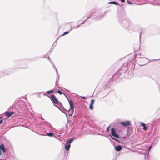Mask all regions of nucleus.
Segmentation results:
<instances>
[{"instance_id": "f257e3e1", "label": "nucleus", "mask_w": 160, "mask_h": 160, "mask_svg": "<svg viewBox=\"0 0 160 160\" xmlns=\"http://www.w3.org/2000/svg\"><path fill=\"white\" fill-rule=\"evenodd\" d=\"M122 25L125 28L130 29L134 27L133 24L130 20L124 19L122 21Z\"/></svg>"}, {"instance_id": "f03ea898", "label": "nucleus", "mask_w": 160, "mask_h": 160, "mask_svg": "<svg viewBox=\"0 0 160 160\" xmlns=\"http://www.w3.org/2000/svg\"><path fill=\"white\" fill-rule=\"evenodd\" d=\"M16 67L18 69H24L27 68L26 67H23L22 66L24 64V60H17L15 62Z\"/></svg>"}, {"instance_id": "7ed1b4c3", "label": "nucleus", "mask_w": 160, "mask_h": 160, "mask_svg": "<svg viewBox=\"0 0 160 160\" xmlns=\"http://www.w3.org/2000/svg\"><path fill=\"white\" fill-rule=\"evenodd\" d=\"M68 100L70 105V108L68 111V112L70 113L69 114V116L72 117V114H73L74 110V107L73 102L71 100H69L68 99Z\"/></svg>"}, {"instance_id": "20e7f679", "label": "nucleus", "mask_w": 160, "mask_h": 160, "mask_svg": "<svg viewBox=\"0 0 160 160\" xmlns=\"http://www.w3.org/2000/svg\"><path fill=\"white\" fill-rule=\"evenodd\" d=\"M111 134L112 136L117 138H119V136L116 133V130L114 128H112L111 129Z\"/></svg>"}, {"instance_id": "39448f33", "label": "nucleus", "mask_w": 160, "mask_h": 160, "mask_svg": "<svg viewBox=\"0 0 160 160\" xmlns=\"http://www.w3.org/2000/svg\"><path fill=\"white\" fill-rule=\"evenodd\" d=\"M50 96L51 99L54 104H57L58 103V102L54 95H51Z\"/></svg>"}, {"instance_id": "423d86ee", "label": "nucleus", "mask_w": 160, "mask_h": 160, "mask_svg": "<svg viewBox=\"0 0 160 160\" xmlns=\"http://www.w3.org/2000/svg\"><path fill=\"white\" fill-rule=\"evenodd\" d=\"M120 124L124 126H126L130 125V122L129 121H126L121 122Z\"/></svg>"}, {"instance_id": "0eeeda50", "label": "nucleus", "mask_w": 160, "mask_h": 160, "mask_svg": "<svg viewBox=\"0 0 160 160\" xmlns=\"http://www.w3.org/2000/svg\"><path fill=\"white\" fill-rule=\"evenodd\" d=\"M14 113V112L13 111L11 112H8L6 111L5 112V114L6 116L8 117L11 116V115H12Z\"/></svg>"}, {"instance_id": "6e6552de", "label": "nucleus", "mask_w": 160, "mask_h": 160, "mask_svg": "<svg viewBox=\"0 0 160 160\" xmlns=\"http://www.w3.org/2000/svg\"><path fill=\"white\" fill-rule=\"evenodd\" d=\"M71 146L70 144L67 143L66 142V143L65 145V149L67 151H68L70 148Z\"/></svg>"}, {"instance_id": "1a4fd4ad", "label": "nucleus", "mask_w": 160, "mask_h": 160, "mask_svg": "<svg viewBox=\"0 0 160 160\" xmlns=\"http://www.w3.org/2000/svg\"><path fill=\"white\" fill-rule=\"evenodd\" d=\"M115 149L116 151H119L122 149V147L120 145H118L115 147Z\"/></svg>"}, {"instance_id": "9d476101", "label": "nucleus", "mask_w": 160, "mask_h": 160, "mask_svg": "<svg viewBox=\"0 0 160 160\" xmlns=\"http://www.w3.org/2000/svg\"><path fill=\"white\" fill-rule=\"evenodd\" d=\"M47 135L49 137H54L57 139H58V138L56 136L53 135V133L52 132H48L47 133Z\"/></svg>"}, {"instance_id": "9b49d317", "label": "nucleus", "mask_w": 160, "mask_h": 160, "mask_svg": "<svg viewBox=\"0 0 160 160\" xmlns=\"http://www.w3.org/2000/svg\"><path fill=\"white\" fill-rule=\"evenodd\" d=\"M0 150H2V151L4 152L6 151V149L3 145H0Z\"/></svg>"}, {"instance_id": "f8f14e48", "label": "nucleus", "mask_w": 160, "mask_h": 160, "mask_svg": "<svg viewBox=\"0 0 160 160\" xmlns=\"http://www.w3.org/2000/svg\"><path fill=\"white\" fill-rule=\"evenodd\" d=\"M48 59L50 61V62L52 64V66L53 68L55 69V70L56 72V73H57V75H58V71H57V69H56V68L55 67V66L53 64V63L49 59V57L48 56Z\"/></svg>"}, {"instance_id": "ddd939ff", "label": "nucleus", "mask_w": 160, "mask_h": 160, "mask_svg": "<svg viewBox=\"0 0 160 160\" xmlns=\"http://www.w3.org/2000/svg\"><path fill=\"white\" fill-rule=\"evenodd\" d=\"M140 123L141 125L143 126L142 129L144 130H146L147 129V127L146 126L145 124L143 123V122H140Z\"/></svg>"}, {"instance_id": "4468645a", "label": "nucleus", "mask_w": 160, "mask_h": 160, "mask_svg": "<svg viewBox=\"0 0 160 160\" xmlns=\"http://www.w3.org/2000/svg\"><path fill=\"white\" fill-rule=\"evenodd\" d=\"M58 109L62 112L65 114H66L65 113L62 111V110H64L65 111H67L66 109L64 108V107L63 106L61 107L60 108L58 107Z\"/></svg>"}, {"instance_id": "2eb2a0df", "label": "nucleus", "mask_w": 160, "mask_h": 160, "mask_svg": "<svg viewBox=\"0 0 160 160\" xmlns=\"http://www.w3.org/2000/svg\"><path fill=\"white\" fill-rule=\"evenodd\" d=\"M74 138H70L69 140H68L67 142V143H70L71 144V142L73 141V139H74Z\"/></svg>"}, {"instance_id": "dca6fc26", "label": "nucleus", "mask_w": 160, "mask_h": 160, "mask_svg": "<svg viewBox=\"0 0 160 160\" xmlns=\"http://www.w3.org/2000/svg\"><path fill=\"white\" fill-rule=\"evenodd\" d=\"M54 92V90H52L50 91H47L46 92V93L49 94H50L52 92Z\"/></svg>"}, {"instance_id": "f3484780", "label": "nucleus", "mask_w": 160, "mask_h": 160, "mask_svg": "<svg viewBox=\"0 0 160 160\" xmlns=\"http://www.w3.org/2000/svg\"><path fill=\"white\" fill-rule=\"evenodd\" d=\"M108 3L109 4H114L116 5H117V3L115 1H112V2H109Z\"/></svg>"}, {"instance_id": "a211bd4d", "label": "nucleus", "mask_w": 160, "mask_h": 160, "mask_svg": "<svg viewBox=\"0 0 160 160\" xmlns=\"http://www.w3.org/2000/svg\"><path fill=\"white\" fill-rule=\"evenodd\" d=\"M89 108L90 110H92L93 108V105L90 104L89 106Z\"/></svg>"}, {"instance_id": "6ab92c4d", "label": "nucleus", "mask_w": 160, "mask_h": 160, "mask_svg": "<svg viewBox=\"0 0 160 160\" xmlns=\"http://www.w3.org/2000/svg\"><path fill=\"white\" fill-rule=\"evenodd\" d=\"M69 31H67L66 32H64L63 34H62L61 36H60V37H61V36H63L66 34H68L69 33Z\"/></svg>"}, {"instance_id": "aec40b11", "label": "nucleus", "mask_w": 160, "mask_h": 160, "mask_svg": "<svg viewBox=\"0 0 160 160\" xmlns=\"http://www.w3.org/2000/svg\"><path fill=\"white\" fill-rule=\"evenodd\" d=\"M57 104H58V105H59V107H58H58L60 108L61 107L63 106L62 104V103L61 102H58V103Z\"/></svg>"}, {"instance_id": "412c9836", "label": "nucleus", "mask_w": 160, "mask_h": 160, "mask_svg": "<svg viewBox=\"0 0 160 160\" xmlns=\"http://www.w3.org/2000/svg\"><path fill=\"white\" fill-rule=\"evenodd\" d=\"M103 16H100L99 18H93L94 19H95L97 20H99V19H101L102 18Z\"/></svg>"}, {"instance_id": "4be33fe9", "label": "nucleus", "mask_w": 160, "mask_h": 160, "mask_svg": "<svg viewBox=\"0 0 160 160\" xmlns=\"http://www.w3.org/2000/svg\"><path fill=\"white\" fill-rule=\"evenodd\" d=\"M110 136H111V137L114 140H116L118 142H119V141L117 139L115 138H114L112 137L110 135Z\"/></svg>"}, {"instance_id": "5701e85b", "label": "nucleus", "mask_w": 160, "mask_h": 160, "mask_svg": "<svg viewBox=\"0 0 160 160\" xmlns=\"http://www.w3.org/2000/svg\"><path fill=\"white\" fill-rule=\"evenodd\" d=\"M71 29L70 30V31H71L72 29H75L77 28H76V26L71 27Z\"/></svg>"}, {"instance_id": "b1692460", "label": "nucleus", "mask_w": 160, "mask_h": 160, "mask_svg": "<svg viewBox=\"0 0 160 160\" xmlns=\"http://www.w3.org/2000/svg\"><path fill=\"white\" fill-rule=\"evenodd\" d=\"M94 99H92L91 101V102H90V103L91 104H93V103H94Z\"/></svg>"}, {"instance_id": "393cba45", "label": "nucleus", "mask_w": 160, "mask_h": 160, "mask_svg": "<svg viewBox=\"0 0 160 160\" xmlns=\"http://www.w3.org/2000/svg\"><path fill=\"white\" fill-rule=\"evenodd\" d=\"M58 92L60 95H61L62 94V92L60 90H58Z\"/></svg>"}, {"instance_id": "a878e982", "label": "nucleus", "mask_w": 160, "mask_h": 160, "mask_svg": "<svg viewBox=\"0 0 160 160\" xmlns=\"http://www.w3.org/2000/svg\"><path fill=\"white\" fill-rule=\"evenodd\" d=\"M152 146H150V147H149L148 149V152H149L150 151V150L152 148Z\"/></svg>"}, {"instance_id": "bb28decb", "label": "nucleus", "mask_w": 160, "mask_h": 160, "mask_svg": "<svg viewBox=\"0 0 160 160\" xmlns=\"http://www.w3.org/2000/svg\"><path fill=\"white\" fill-rule=\"evenodd\" d=\"M87 19H86L85 20L83 21L81 23L80 25L83 24L84 23V22L86 21Z\"/></svg>"}, {"instance_id": "cd10ccee", "label": "nucleus", "mask_w": 160, "mask_h": 160, "mask_svg": "<svg viewBox=\"0 0 160 160\" xmlns=\"http://www.w3.org/2000/svg\"><path fill=\"white\" fill-rule=\"evenodd\" d=\"M110 125H109L108 127H107V132H108L109 131V128L110 127Z\"/></svg>"}, {"instance_id": "c85d7f7f", "label": "nucleus", "mask_w": 160, "mask_h": 160, "mask_svg": "<svg viewBox=\"0 0 160 160\" xmlns=\"http://www.w3.org/2000/svg\"><path fill=\"white\" fill-rule=\"evenodd\" d=\"M127 3H128L129 4H132V2H129L127 0Z\"/></svg>"}, {"instance_id": "c756f323", "label": "nucleus", "mask_w": 160, "mask_h": 160, "mask_svg": "<svg viewBox=\"0 0 160 160\" xmlns=\"http://www.w3.org/2000/svg\"><path fill=\"white\" fill-rule=\"evenodd\" d=\"M81 98L84 99H86V97H85L82 96L81 97Z\"/></svg>"}, {"instance_id": "7c9ffc66", "label": "nucleus", "mask_w": 160, "mask_h": 160, "mask_svg": "<svg viewBox=\"0 0 160 160\" xmlns=\"http://www.w3.org/2000/svg\"><path fill=\"white\" fill-rule=\"evenodd\" d=\"M2 120H0V124H1L2 123Z\"/></svg>"}, {"instance_id": "2f4dec72", "label": "nucleus", "mask_w": 160, "mask_h": 160, "mask_svg": "<svg viewBox=\"0 0 160 160\" xmlns=\"http://www.w3.org/2000/svg\"><path fill=\"white\" fill-rule=\"evenodd\" d=\"M90 16H87V18L86 19H87V20L88 19V18H89L90 17Z\"/></svg>"}, {"instance_id": "473e14b6", "label": "nucleus", "mask_w": 160, "mask_h": 160, "mask_svg": "<svg viewBox=\"0 0 160 160\" xmlns=\"http://www.w3.org/2000/svg\"><path fill=\"white\" fill-rule=\"evenodd\" d=\"M46 92H45L44 93H43V96H45V95H46ZM47 96H48V95H47Z\"/></svg>"}, {"instance_id": "72a5a7b5", "label": "nucleus", "mask_w": 160, "mask_h": 160, "mask_svg": "<svg viewBox=\"0 0 160 160\" xmlns=\"http://www.w3.org/2000/svg\"><path fill=\"white\" fill-rule=\"evenodd\" d=\"M77 25V26H76V28H78L80 26V25Z\"/></svg>"}, {"instance_id": "f704fd0d", "label": "nucleus", "mask_w": 160, "mask_h": 160, "mask_svg": "<svg viewBox=\"0 0 160 160\" xmlns=\"http://www.w3.org/2000/svg\"><path fill=\"white\" fill-rule=\"evenodd\" d=\"M58 140H59V141H61L62 140L61 139H60V138H58Z\"/></svg>"}, {"instance_id": "c9c22d12", "label": "nucleus", "mask_w": 160, "mask_h": 160, "mask_svg": "<svg viewBox=\"0 0 160 160\" xmlns=\"http://www.w3.org/2000/svg\"><path fill=\"white\" fill-rule=\"evenodd\" d=\"M141 32L140 33V36H139L140 40V39H141Z\"/></svg>"}, {"instance_id": "e433bc0d", "label": "nucleus", "mask_w": 160, "mask_h": 160, "mask_svg": "<svg viewBox=\"0 0 160 160\" xmlns=\"http://www.w3.org/2000/svg\"><path fill=\"white\" fill-rule=\"evenodd\" d=\"M46 57H47V55H45V56H44V57H43V58H46Z\"/></svg>"}, {"instance_id": "4c0bfd02", "label": "nucleus", "mask_w": 160, "mask_h": 160, "mask_svg": "<svg viewBox=\"0 0 160 160\" xmlns=\"http://www.w3.org/2000/svg\"><path fill=\"white\" fill-rule=\"evenodd\" d=\"M148 63V62L146 63H145V64H143V65H141V66H143V65H146V64H147Z\"/></svg>"}, {"instance_id": "58836bf2", "label": "nucleus", "mask_w": 160, "mask_h": 160, "mask_svg": "<svg viewBox=\"0 0 160 160\" xmlns=\"http://www.w3.org/2000/svg\"><path fill=\"white\" fill-rule=\"evenodd\" d=\"M1 153H2L1 151L0 150V155H1Z\"/></svg>"}, {"instance_id": "ea45409f", "label": "nucleus", "mask_w": 160, "mask_h": 160, "mask_svg": "<svg viewBox=\"0 0 160 160\" xmlns=\"http://www.w3.org/2000/svg\"><path fill=\"white\" fill-rule=\"evenodd\" d=\"M85 17V16H84L83 17V18H84Z\"/></svg>"}, {"instance_id": "a19ab883", "label": "nucleus", "mask_w": 160, "mask_h": 160, "mask_svg": "<svg viewBox=\"0 0 160 160\" xmlns=\"http://www.w3.org/2000/svg\"><path fill=\"white\" fill-rule=\"evenodd\" d=\"M42 92H41L39 93V94H42Z\"/></svg>"}]
</instances>
